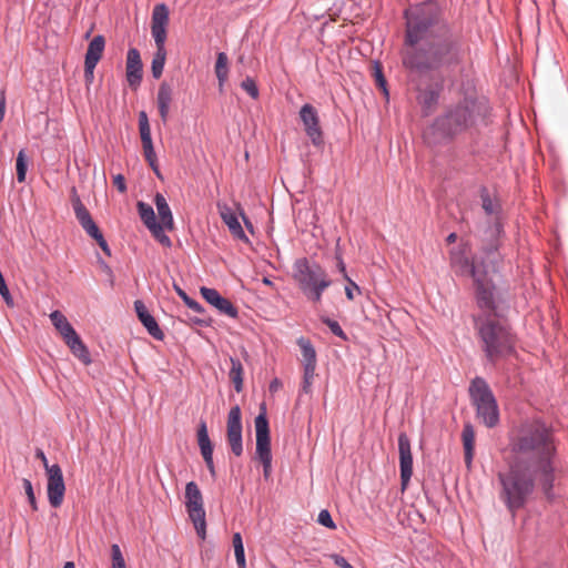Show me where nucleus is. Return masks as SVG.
Wrapping results in <instances>:
<instances>
[{
    "mask_svg": "<svg viewBox=\"0 0 568 568\" xmlns=\"http://www.w3.org/2000/svg\"><path fill=\"white\" fill-rule=\"evenodd\" d=\"M151 33L154 39L156 49L166 50L165 49L166 26H152L151 24Z\"/></svg>",
    "mask_w": 568,
    "mask_h": 568,
    "instance_id": "obj_39",
    "label": "nucleus"
},
{
    "mask_svg": "<svg viewBox=\"0 0 568 568\" xmlns=\"http://www.w3.org/2000/svg\"><path fill=\"white\" fill-rule=\"evenodd\" d=\"M256 448L255 457L260 462L272 460L270 424L265 404L260 407V413L254 419Z\"/></svg>",
    "mask_w": 568,
    "mask_h": 568,
    "instance_id": "obj_9",
    "label": "nucleus"
},
{
    "mask_svg": "<svg viewBox=\"0 0 568 568\" xmlns=\"http://www.w3.org/2000/svg\"><path fill=\"white\" fill-rule=\"evenodd\" d=\"M226 437L232 453L237 457L241 456L243 454V425L239 405L233 406L227 414Z\"/></svg>",
    "mask_w": 568,
    "mask_h": 568,
    "instance_id": "obj_10",
    "label": "nucleus"
},
{
    "mask_svg": "<svg viewBox=\"0 0 568 568\" xmlns=\"http://www.w3.org/2000/svg\"><path fill=\"white\" fill-rule=\"evenodd\" d=\"M300 118L312 143L315 146H322L324 139L316 109L312 104H304L300 110Z\"/></svg>",
    "mask_w": 568,
    "mask_h": 568,
    "instance_id": "obj_14",
    "label": "nucleus"
},
{
    "mask_svg": "<svg viewBox=\"0 0 568 568\" xmlns=\"http://www.w3.org/2000/svg\"><path fill=\"white\" fill-rule=\"evenodd\" d=\"M50 320L53 326L60 332L63 339L68 337L70 334H74L75 329L60 311H53L50 314Z\"/></svg>",
    "mask_w": 568,
    "mask_h": 568,
    "instance_id": "obj_30",
    "label": "nucleus"
},
{
    "mask_svg": "<svg viewBox=\"0 0 568 568\" xmlns=\"http://www.w3.org/2000/svg\"><path fill=\"white\" fill-rule=\"evenodd\" d=\"M98 243V245L101 247V250L108 255L110 256L111 255V250L109 247V244L108 242L105 241L103 234H101L100 236H98V239H94Z\"/></svg>",
    "mask_w": 568,
    "mask_h": 568,
    "instance_id": "obj_54",
    "label": "nucleus"
},
{
    "mask_svg": "<svg viewBox=\"0 0 568 568\" xmlns=\"http://www.w3.org/2000/svg\"><path fill=\"white\" fill-rule=\"evenodd\" d=\"M229 376L234 384V389L240 393L243 389V365L239 358L231 357Z\"/></svg>",
    "mask_w": 568,
    "mask_h": 568,
    "instance_id": "obj_31",
    "label": "nucleus"
},
{
    "mask_svg": "<svg viewBox=\"0 0 568 568\" xmlns=\"http://www.w3.org/2000/svg\"><path fill=\"white\" fill-rule=\"evenodd\" d=\"M197 444L200 447V452L202 456L213 454V445L209 437L206 422L204 419H200L197 427Z\"/></svg>",
    "mask_w": 568,
    "mask_h": 568,
    "instance_id": "obj_29",
    "label": "nucleus"
},
{
    "mask_svg": "<svg viewBox=\"0 0 568 568\" xmlns=\"http://www.w3.org/2000/svg\"><path fill=\"white\" fill-rule=\"evenodd\" d=\"M136 206L140 219L145 224V226L151 231V233L153 235H158V233H161L163 226L161 223L156 221L153 207L150 204L144 203L142 201H139Z\"/></svg>",
    "mask_w": 568,
    "mask_h": 568,
    "instance_id": "obj_22",
    "label": "nucleus"
},
{
    "mask_svg": "<svg viewBox=\"0 0 568 568\" xmlns=\"http://www.w3.org/2000/svg\"><path fill=\"white\" fill-rule=\"evenodd\" d=\"M204 462H205V465L211 474V476L213 478H215L216 476V471H215V466H214V460H213V454H210V455H205V456H202Z\"/></svg>",
    "mask_w": 568,
    "mask_h": 568,
    "instance_id": "obj_52",
    "label": "nucleus"
},
{
    "mask_svg": "<svg viewBox=\"0 0 568 568\" xmlns=\"http://www.w3.org/2000/svg\"><path fill=\"white\" fill-rule=\"evenodd\" d=\"M143 154H144L145 161L148 162L150 168L153 170V172L156 174V176L161 178L154 148H152V150L150 152L148 149H144Z\"/></svg>",
    "mask_w": 568,
    "mask_h": 568,
    "instance_id": "obj_44",
    "label": "nucleus"
},
{
    "mask_svg": "<svg viewBox=\"0 0 568 568\" xmlns=\"http://www.w3.org/2000/svg\"><path fill=\"white\" fill-rule=\"evenodd\" d=\"M282 387V382L278 378H274L271 381L268 385V390L274 394Z\"/></svg>",
    "mask_w": 568,
    "mask_h": 568,
    "instance_id": "obj_60",
    "label": "nucleus"
},
{
    "mask_svg": "<svg viewBox=\"0 0 568 568\" xmlns=\"http://www.w3.org/2000/svg\"><path fill=\"white\" fill-rule=\"evenodd\" d=\"M174 291L182 298V301L187 305V307H190L191 310H193L194 312H196L199 314L205 313L204 307L197 301L191 298L185 293V291H183L179 285L174 284Z\"/></svg>",
    "mask_w": 568,
    "mask_h": 568,
    "instance_id": "obj_38",
    "label": "nucleus"
},
{
    "mask_svg": "<svg viewBox=\"0 0 568 568\" xmlns=\"http://www.w3.org/2000/svg\"><path fill=\"white\" fill-rule=\"evenodd\" d=\"M303 371H304V374H303V382H302L301 389L305 394H308L311 392L312 381L315 376V369L303 368Z\"/></svg>",
    "mask_w": 568,
    "mask_h": 568,
    "instance_id": "obj_47",
    "label": "nucleus"
},
{
    "mask_svg": "<svg viewBox=\"0 0 568 568\" xmlns=\"http://www.w3.org/2000/svg\"><path fill=\"white\" fill-rule=\"evenodd\" d=\"M405 49L403 65L424 73L449 69L462 63L463 37L445 18L444 7L436 0H426L404 11Z\"/></svg>",
    "mask_w": 568,
    "mask_h": 568,
    "instance_id": "obj_2",
    "label": "nucleus"
},
{
    "mask_svg": "<svg viewBox=\"0 0 568 568\" xmlns=\"http://www.w3.org/2000/svg\"><path fill=\"white\" fill-rule=\"evenodd\" d=\"M72 206H73L75 217L84 231L87 229H89L90 226H92V224L95 223L93 221L90 212L88 211V209L84 206V204L81 202V200L78 196H75L72 200Z\"/></svg>",
    "mask_w": 568,
    "mask_h": 568,
    "instance_id": "obj_28",
    "label": "nucleus"
},
{
    "mask_svg": "<svg viewBox=\"0 0 568 568\" xmlns=\"http://www.w3.org/2000/svg\"><path fill=\"white\" fill-rule=\"evenodd\" d=\"M173 100V87L168 83L166 81H163L158 90L156 94V104L159 114L161 116V120L163 123H165L169 119L170 113V106Z\"/></svg>",
    "mask_w": 568,
    "mask_h": 568,
    "instance_id": "obj_20",
    "label": "nucleus"
},
{
    "mask_svg": "<svg viewBox=\"0 0 568 568\" xmlns=\"http://www.w3.org/2000/svg\"><path fill=\"white\" fill-rule=\"evenodd\" d=\"M165 59H166V50L156 49V51L153 54V59H152V63H151V72H152V77L154 79L161 78L163 70H164Z\"/></svg>",
    "mask_w": 568,
    "mask_h": 568,
    "instance_id": "obj_32",
    "label": "nucleus"
},
{
    "mask_svg": "<svg viewBox=\"0 0 568 568\" xmlns=\"http://www.w3.org/2000/svg\"><path fill=\"white\" fill-rule=\"evenodd\" d=\"M233 547L234 555L237 562L239 568H245V551L243 546L242 536L240 532H235L233 535Z\"/></svg>",
    "mask_w": 568,
    "mask_h": 568,
    "instance_id": "obj_36",
    "label": "nucleus"
},
{
    "mask_svg": "<svg viewBox=\"0 0 568 568\" xmlns=\"http://www.w3.org/2000/svg\"><path fill=\"white\" fill-rule=\"evenodd\" d=\"M16 171H17V181L22 183L26 181V175L28 171V158L26 151L22 149L18 152L16 159Z\"/></svg>",
    "mask_w": 568,
    "mask_h": 568,
    "instance_id": "obj_34",
    "label": "nucleus"
},
{
    "mask_svg": "<svg viewBox=\"0 0 568 568\" xmlns=\"http://www.w3.org/2000/svg\"><path fill=\"white\" fill-rule=\"evenodd\" d=\"M134 311L141 324L146 332L156 341H163L164 333L160 328L154 316L148 311L145 304L141 300L134 302Z\"/></svg>",
    "mask_w": 568,
    "mask_h": 568,
    "instance_id": "obj_18",
    "label": "nucleus"
},
{
    "mask_svg": "<svg viewBox=\"0 0 568 568\" xmlns=\"http://www.w3.org/2000/svg\"><path fill=\"white\" fill-rule=\"evenodd\" d=\"M507 469L498 473L499 497L515 515L538 486L547 500L555 499L557 444L551 425L541 418L524 420L509 434Z\"/></svg>",
    "mask_w": 568,
    "mask_h": 568,
    "instance_id": "obj_1",
    "label": "nucleus"
},
{
    "mask_svg": "<svg viewBox=\"0 0 568 568\" xmlns=\"http://www.w3.org/2000/svg\"><path fill=\"white\" fill-rule=\"evenodd\" d=\"M139 131L142 142V149H148L149 152L152 150L153 142L151 136V128L149 123V118L145 111L139 112Z\"/></svg>",
    "mask_w": 568,
    "mask_h": 568,
    "instance_id": "obj_27",
    "label": "nucleus"
},
{
    "mask_svg": "<svg viewBox=\"0 0 568 568\" xmlns=\"http://www.w3.org/2000/svg\"><path fill=\"white\" fill-rule=\"evenodd\" d=\"M48 485L47 493L48 499L52 507L58 508L62 505L65 485L63 480L62 469L58 464L47 467Z\"/></svg>",
    "mask_w": 568,
    "mask_h": 568,
    "instance_id": "obj_12",
    "label": "nucleus"
},
{
    "mask_svg": "<svg viewBox=\"0 0 568 568\" xmlns=\"http://www.w3.org/2000/svg\"><path fill=\"white\" fill-rule=\"evenodd\" d=\"M219 213L222 221L227 225L232 235L239 240L248 242V239L237 219L235 211L227 204H217Z\"/></svg>",
    "mask_w": 568,
    "mask_h": 568,
    "instance_id": "obj_19",
    "label": "nucleus"
},
{
    "mask_svg": "<svg viewBox=\"0 0 568 568\" xmlns=\"http://www.w3.org/2000/svg\"><path fill=\"white\" fill-rule=\"evenodd\" d=\"M348 285L345 286V295L349 301L354 300V293L353 290H356L349 282H347Z\"/></svg>",
    "mask_w": 568,
    "mask_h": 568,
    "instance_id": "obj_63",
    "label": "nucleus"
},
{
    "mask_svg": "<svg viewBox=\"0 0 568 568\" xmlns=\"http://www.w3.org/2000/svg\"><path fill=\"white\" fill-rule=\"evenodd\" d=\"M112 568H126L125 560L122 556L119 545L111 546Z\"/></svg>",
    "mask_w": 568,
    "mask_h": 568,
    "instance_id": "obj_42",
    "label": "nucleus"
},
{
    "mask_svg": "<svg viewBox=\"0 0 568 568\" xmlns=\"http://www.w3.org/2000/svg\"><path fill=\"white\" fill-rule=\"evenodd\" d=\"M143 74V64L140 52L136 48H130L126 54V81L129 85L136 89Z\"/></svg>",
    "mask_w": 568,
    "mask_h": 568,
    "instance_id": "obj_17",
    "label": "nucleus"
},
{
    "mask_svg": "<svg viewBox=\"0 0 568 568\" xmlns=\"http://www.w3.org/2000/svg\"><path fill=\"white\" fill-rule=\"evenodd\" d=\"M185 507L197 536L201 539H205L206 521L203 497L199 486L194 481H190L185 486Z\"/></svg>",
    "mask_w": 568,
    "mask_h": 568,
    "instance_id": "obj_8",
    "label": "nucleus"
},
{
    "mask_svg": "<svg viewBox=\"0 0 568 568\" xmlns=\"http://www.w3.org/2000/svg\"><path fill=\"white\" fill-rule=\"evenodd\" d=\"M481 205L486 214L491 215L495 213V205L486 187L480 190Z\"/></svg>",
    "mask_w": 568,
    "mask_h": 568,
    "instance_id": "obj_43",
    "label": "nucleus"
},
{
    "mask_svg": "<svg viewBox=\"0 0 568 568\" xmlns=\"http://www.w3.org/2000/svg\"><path fill=\"white\" fill-rule=\"evenodd\" d=\"M98 63H93L91 67H88V63L84 62V79L87 82H92L94 78V69Z\"/></svg>",
    "mask_w": 568,
    "mask_h": 568,
    "instance_id": "obj_53",
    "label": "nucleus"
},
{
    "mask_svg": "<svg viewBox=\"0 0 568 568\" xmlns=\"http://www.w3.org/2000/svg\"><path fill=\"white\" fill-rule=\"evenodd\" d=\"M261 464L263 466V476L267 480L272 471V460H262Z\"/></svg>",
    "mask_w": 568,
    "mask_h": 568,
    "instance_id": "obj_58",
    "label": "nucleus"
},
{
    "mask_svg": "<svg viewBox=\"0 0 568 568\" xmlns=\"http://www.w3.org/2000/svg\"><path fill=\"white\" fill-rule=\"evenodd\" d=\"M335 258H336V262H337L336 266H337L338 271L343 274V277L347 282H349L357 291H359V286L354 281H352L348 277L347 272H346L345 263H344L342 254L339 252H336Z\"/></svg>",
    "mask_w": 568,
    "mask_h": 568,
    "instance_id": "obj_48",
    "label": "nucleus"
},
{
    "mask_svg": "<svg viewBox=\"0 0 568 568\" xmlns=\"http://www.w3.org/2000/svg\"><path fill=\"white\" fill-rule=\"evenodd\" d=\"M487 273V268H484L483 274L474 280L476 304L481 311L488 312L487 315L503 317V311L507 307L503 293Z\"/></svg>",
    "mask_w": 568,
    "mask_h": 568,
    "instance_id": "obj_7",
    "label": "nucleus"
},
{
    "mask_svg": "<svg viewBox=\"0 0 568 568\" xmlns=\"http://www.w3.org/2000/svg\"><path fill=\"white\" fill-rule=\"evenodd\" d=\"M497 250H498L497 242H494V243L489 244L488 246H486L484 248L486 257H490V255H493L495 252H497Z\"/></svg>",
    "mask_w": 568,
    "mask_h": 568,
    "instance_id": "obj_61",
    "label": "nucleus"
},
{
    "mask_svg": "<svg viewBox=\"0 0 568 568\" xmlns=\"http://www.w3.org/2000/svg\"><path fill=\"white\" fill-rule=\"evenodd\" d=\"M154 237L164 246L166 247H171L172 245V242L170 240V237L168 235H165L163 233V231L161 233H158V235H154Z\"/></svg>",
    "mask_w": 568,
    "mask_h": 568,
    "instance_id": "obj_57",
    "label": "nucleus"
},
{
    "mask_svg": "<svg viewBox=\"0 0 568 568\" xmlns=\"http://www.w3.org/2000/svg\"><path fill=\"white\" fill-rule=\"evenodd\" d=\"M105 40L101 34L95 36L88 45L84 62L88 63V67H91L93 63H98L102 57L104 51Z\"/></svg>",
    "mask_w": 568,
    "mask_h": 568,
    "instance_id": "obj_25",
    "label": "nucleus"
},
{
    "mask_svg": "<svg viewBox=\"0 0 568 568\" xmlns=\"http://www.w3.org/2000/svg\"><path fill=\"white\" fill-rule=\"evenodd\" d=\"M191 321L194 324H196L199 326H202V327L210 326L211 323H212V320L210 317H207V316H204V315L202 317H193V318H191Z\"/></svg>",
    "mask_w": 568,
    "mask_h": 568,
    "instance_id": "obj_55",
    "label": "nucleus"
},
{
    "mask_svg": "<svg viewBox=\"0 0 568 568\" xmlns=\"http://www.w3.org/2000/svg\"><path fill=\"white\" fill-rule=\"evenodd\" d=\"M293 278L304 296L313 303L320 302L324 291L333 283L325 268L318 262L307 257L295 260Z\"/></svg>",
    "mask_w": 568,
    "mask_h": 568,
    "instance_id": "obj_5",
    "label": "nucleus"
},
{
    "mask_svg": "<svg viewBox=\"0 0 568 568\" xmlns=\"http://www.w3.org/2000/svg\"><path fill=\"white\" fill-rule=\"evenodd\" d=\"M36 455L38 458L41 459L45 469H47V467H50V465L48 464L47 456L41 449H38Z\"/></svg>",
    "mask_w": 568,
    "mask_h": 568,
    "instance_id": "obj_64",
    "label": "nucleus"
},
{
    "mask_svg": "<svg viewBox=\"0 0 568 568\" xmlns=\"http://www.w3.org/2000/svg\"><path fill=\"white\" fill-rule=\"evenodd\" d=\"M100 265H101L102 270L110 277V285L113 286L114 285V276H113L112 268L104 261H100Z\"/></svg>",
    "mask_w": 568,
    "mask_h": 568,
    "instance_id": "obj_59",
    "label": "nucleus"
},
{
    "mask_svg": "<svg viewBox=\"0 0 568 568\" xmlns=\"http://www.w3.org/2000/svg\"><path fill=\"white\" fill-rule=\"evenodd\" d=\"M471 404L476 407L477 417L488 427L499 423V408L495 395L483 377H475L468 388Z\"/></svg>",
    "mask_w": 568,
    "mask_h": 568,
    "instance_id": "obj_6",
    "label": "nucleus"
},
{
    "mask_svg": "<svg viewBox=\"0 0 568 568\" xmlns=\"http://www.w3.org/2000/svg\"><path fill=\"white\" fill-rule=\"evenodd\" d=\"M321 321L328 326V328L331 329V332L337 336V337H341L342 339L346 341L347 339V336L346 334L344 333L343 328L341 327V325L338 324V322L334 321V320H331L329 317L327 316H322L321 317Z\"/></svg>",
    "mask_w": 568,
    "mask_h": 568,
    "instance_id": "obj_41",
    "label": "nucleus"
},
{
    "mask_svg": "<svg viewBox=\"0 0 568 568\" xmlns=\"http://www.w3.org/2000/svg\"><path fill=\"white\" fill-rule=\"evenodd\" d=\"M154 204L158 210V214L160 217V222L163 226V230L166 229L171 231L173 229V215L170 209V205L166 202V199L161 194L156 193L154 196Z\"/></svg>",
    "mask_w": 568,
    "mask_h": 568,
    "instance_id": "obj_23",
    "label": "nucleus"
},
{
    "mask_svg": "<svg viewBox=\"0 0 568 568\" xmlns=\"http://www.w3.org/2000/svg\"><path fill=\"white\" fill-rule=\"evenodd\" d=\"M297 345L303 356V368L316 369V351L310 339L300 337Z\"/></svg>",
    "mask_w": 568,
    "mask_h": 568,
    "instance_id": "obj_26",
    "label": "nucleus"
},
{
    "mask_svg": "<svg viewBox=\"0 0 568 568\" xmlns=\"http://www.w3.org/2000/svg\"><path fill=\"white\" fill-rule=\"evenodd\" d=\"M203 298L214 306L220 313L237 318V308L225 297H223L215 288L201 287L200 290Z\"/></svg>",
    "mask_w": 568,
    "mask_h": 568,
    "instance_id": "obj_16",
    "label": "nucleus"
},
{
    "mask_svg": "<svg viewBox=\"0 0 568 568\" xmlns=\"http://www.w3.org/2000/svg\"><path fill=\"white\" fill-rule=\"evenodd\" d=\"M65 344L71 353L79 358L84 365L91 364L92 359L88 347L84 345L77 332L64 338Z\"/></svg>",
    "mask_w": 568,
    "mask_h": 568,
    "instance_id": "obj_21",
    "label": "nucleus"
},
{
    "mask_svg": "<svg viewBox=\"0 0 568 568\" xmlns=\"http://www.w3.org/2000/svg\"><path fill=\"white\" fill-rule=\"evenodd\" d=\"M317 523L328 529H335L336 525L327 509H322L317 516Z\"/></svg>",
    "mask_w": 568,
    "mask_h": 568,
    "instance_id": "obj_46",
    "label": "nucleus"
},
{
    "mask_svg": "<svg viewBox=\"0 0 568 568\" xmlns=\"http://www.w3.org/2000/svg\"><path fill=\"white\" fill-rule=\"evenodd\" d=\"M399 473L402 489L405 490L413 476V454L406 433L398 435Z\"/></svg>",
    "mask_w": 568,
    "mask_h": 568,
    "instance_id": "obj_13",
    "label": "nucleus"
},
{
    "mask_svg": "<svg viewBox=\"0 0 568 568\" xmlns=\"http://www.w3.org/2000/svg\"><path fill=\"white\" fill-rule=\"evenodd\" d=\"M227 55L224 52H220L216 58L215 63V73L219 80L220 89L223 88L226 79H227Z\"/></svg>",
    "mask_w": 568,
    "mask_h": 568,
    "instance_id": "obj_33",
    "label": "nucleus"
},
{
    "mask_svg": "<svg viewBox=\"0 0 568 568\" xmlns=\"http://www.w3.org/2000/svg\"><path fill=\"white\" fill-rule=\"evenodd\" d=\"M478 343L486 361L496 365L516 353L517 336L510 325L491 315H478L474 318Z\"/></svg>",
    "mask_w": 568,
    "mask_h": 568,
    "instance_id": "obj_4",
    "label": "nucleus"
},
{
    "mask_svg": "<svg viewBox=\"0 0 568 568\" xmlns=\"http://www.w3.org/2000/svg\"><path fill=\"white\" fill-rule=\"evenodd\" d=\"M22 485H23V488H24V491L28 497V501H29L30 506L32 507L33 510H38V505H37V499H36V495L33 491L32 483L29 479L23 478Z\"/></svg>",
    "mask_w": 568,
    "mask_h": 568,
    "instance_id": "obj_45",
    "label": "nucleus"
},
{
    "mask_svg": "<svg viewBox=\"0 0 568 568\" xmlns=\"http://www.w3.org/2000/svg\"><path fill=\"white\" fill-rule=\"evenodd\" d=\"M329 558L333 562L341 568H354L342 555L331 554Z\"/></svg>",
    "mask_w": 568,
    "mask_h": 568,
    "instance_id": "obj_49",
    "label": "nucleus"
},
{
    "mask_svg": "<svg viewBox=\"0 0 568 568\" xmlns=\"http://www.w3.org/2000/svg\"><path fill=\"white\" fill-rule=\"evenodd\" d=\"M6 113V95L4 92L0 94V120L3 119Z\"/></svg>",
    "mask_w": 568,
    "mask_h": 568,
    "instance_id": "obj_62",
    "label": "nucleus"
},
{
    "mask_svg": "<svg viewBox=\"0 0 568 568\" xmlns=\"http://www.w3.org/2000/svg\"><path fill=\"white\" fill-rule=\"evenodd\" d=\"M113 184L118 189L120 193L126 192V183L125 178L122 174H116L113 176Z\"/></svg>",
    "mask_w": 568,
    "mask_h": 568,
    "instance_id": "obj_50",
    "label": "nucleus"
},
{
    "mask_svg": "<svg viewBox=\"0 0 568 568\" xmlns=\"http://www.w3.org/2000/svg\"><path fill=\"white\" fill-rule=\"evenodd\" d=\"M241 88L254 100H256L260 95L257 84H256L255 80L251 77H246L241 82Z\"/></svg>",
    "mask_w": 568,
    "mask_h": 568,
    "instance_id": "obj_40",
    "label": "nucleus"
},
{
    "mask_svg": "<svg viewBox=\"0 0 568 568\" xmlns=\"http://www.w3.org/2000/svg\"><path fill=\"white\" fill-rule=\"evenodd\" d=\"M464 445V459L467 467H470L474 458L475 430L470 423L464 425L462 432Z\"/></svg>",
    "mask_w": 568,
    "mask_h": 568,
    "instance_id": "obj_24",
    "label": "nucleus"
},
{
    "mask_svg": "<svg viewBox=\"0 0 568 568\" xmlns=\"http://www.w3.org/2000/svg\"><path fill=\"white\" fill-rule=\"evenodd\" d=\"M489 112L488 103L466 97L434 119L423 131L424 142L432 148L450 143L458 134L483 121Z\"/></svg>",
    "mask_w": 568,
    "mask_h": 568,
    "instance_id": "obj_3",
    "label": "nucleus"
},
{
    "mask_svg": "<svg viewBox=\"0 0 568 568\" xmlns=\"http://www.w3.org/2000/svg\"><path fill=\"white\" fill-rule=\"evenodd\" d=\"M443 89L444 84L442 81L429 82L424 87L418 84L416 87V100L422 108V114L424 116L430 115L436 109Z\"/></svg>",
    "mask_w": 568,
    "mask_h": 568,
    "instance_id": "obj_11",
    "label": "nucleus"
},
{
    "mask_svg": "<svg viewBox=\"0 0 568 568\" xmlns=\"http://www.w3.org/2000/svg\"><path fill=\"white\" fill-rule=\"evenodd\" d=\"M0 295L3 297V300H4L7 305H9V306L13 305V301H12V297H11L10 292L8 290V286L6 284V281L0 283Z\"/></svg>",
    "mask_w": 568,
    "mask_h": 568,
    "instance_id": "obj_51",
    "label": "nucleus"
},
{
    "mask_svg": "<svg viewBox=\"0 0 568 568\" xmlns=\"http://www.w3.org/2000/svg\"><path fill=\"white\" fill-rule=\"evenodd\" d=\"M85 233L92 237L93 240L94 239H98V236H100L102 234V232L100 231L99 226L97 225V223L92 224V226H90L89 229L85 230Z\"/></svg>",
    "mask_w": 568,
    "mask_h": 568,
    "instance_id": "obj_56",
    "label": "nucleus"
},
{
    "mask_svg": "<svg viewBox=\"0 0 568 568\" xmlns=\"http://www.w3.org/2000/svg\"><path fill=\"white\" fill-rule=\"evenodd\" d=\"M373 75H374V79H375L376 87L378 89H381V91L383 92L384 97L386 99H388L389 91H388V88H387V81H386V78H385V75L383 73V67L377 61H375V63H374Z\"/></svg>",
    "mask_w": 568,
    "mask_h": 568,
    "instance_id": "obj_37",
    "label": "nucleus"
},
{
    "mask_svg": "<svg viewBox=\"0 0 568 568\" xmlns=\"http://www.w3.org/2000/svg\"><path fill=\"white\" fill-rule=\"evenodd\" d=\"M169 22V9L164 3L156 4L152 12V26H166Z\"/></svg>",
    "mask_w": 568,
    "mask_h": 568,
    "instance_id": "obj_35",
    "label": "nucleus"
},
{
    "mask_svg": "<svg viewBox=\"0 0 568 568\" xmlns=\"http://www.w3.org/2000/svg\"><path fill=\"white\" fill-rule=\"evenodd\" d=\"M452 265L458 274L468 275L473 281L483 274L484 268H487L483 260L478 261L477 257L469 260L462 253H452Z\"/></svg>",
    "mask_w": 568,
    "mask_h": 568,
    "instance_id": "obj_15",
    "label": "nucleus"
}]
</instances>
